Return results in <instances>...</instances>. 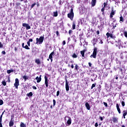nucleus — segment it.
Returning <instances> with one entry per match:
<instances>
[{"instance_id":"1","label":"nucleus","mask_w":127,"mask_h":127,"mask_svg":"<svg viewBox=\"0 0 127 127\" xmlns=\"http://www.w3.org/2000/svg\"><path fill=\"white\" fill-rule=\"evenodd\" d=\"M97 53H98V48L94 47L92 54L90 55V52L86 53L85 54V57H84V58H88V57H90V58H94V59H96V58H97Z\"/></svg>"},{"instance_id":"2","label":"nucleus","mask_w":127,"mask_h":127,"mask_svg":"<svg viewBox=\"0 0 127 127\" xmlns=\"http://www.w3.org/2000/svg\"><path fill=\"white\" fill-rule=\"evenodd\" d=\"M67 17L70 19V20H73L74 18V11L73 8L70 9V12L67 14Z\"/></svg>"},{"instance_id":"3","label":"nucleus","mask_w":127,"mask_h":127,"mask_svg":"<svg viewBox=\"0 0 127 127\" xmlns=\"http://www.w3.org/2000/svg\"><path fill=\"white\" fill-rule=\"evenodd\" d=\"M36 44H42L43 42V41L44 40V36H41L40 38H37L36 39Z\"/></svg>"},{"instance_id":"4","label":"nucleus","mask_w":127,"mask_h":127,"mask_svg":"<svg viewBox=\"0 0 127 127\" xmlns=\"http://www.w3.org/2000/svg\"><path fill=\"white\" fill-rule=\"evenodd\" d=\"M106 36L107 38L110 37L112 39H116V37L113 34L107 32L106 33Z\"/></svg>"},{"instance_id":"5","label":"nucleus","mask_w":127,"mask_h":127,"mask_svg":"<svg viewBox=\"0 0 127 127\" xmlns=\"http://www.w3.org/2000/svg\"><path fill=\"white\" fill-rule=\"evenodd\" d=\"M14 86L16 89H18V86H19V80H18V78L15 79V82L14 84Z\"/></svg>"},{"instance_id":"6","label":"nucleus","mask_w":127,"mask_h":127,"mask_svg":"<svg viewBox=\"0 0 127 127\" xmlns=\"http://www.w3.org/2000/svg\"><path fill=\"white\" fill-rule=\"evenodd\" d=\"M22 26L23 27H26L27 30H28V29H30V28H31V27L28 24L25 23H23L22 24Z\"/></svg>"},{"instance_id":"7","label":"nucleus","mask_w":127,"mask_h":127,"mask_svg":"<svg viewBox=\"0 0 127 127\" xmlns=\"http://www.w3.org/2000/svg\"><path fill=\"white\" fill-rule=\"evenodd\" d=\"M45 84L46 85V88H48V77H47V76L45 75Z\"/></svg>"},{"instance_id":"8","label":"nucleus","mask_w":127,"mask_h":127,"mask_svg":"<svg viewBox=\"0 0 127 127\" xmlns=\"http://www.w3.org/2000/svg\"><path fill=\"white\" fill-rule=\"evenodd\" d=\"M54 51L52 52L49 56V59L51 60V62H52L53 61V55H55Z\"/></svg>"},{"instance_id":"9","label":"nucleus","mask_w":127,"mask_h":127,"mask_svg":"<svg viewBox=\"0 0 127 127\" xmlns=\"http://www.w3.org/2000/svg\"><path fill=\"white\" fill-rule=\"evenodd\" d=\"M65 90L67 92L69 91V82L67 79H65Z\"/></svg>"},{"instance_id":"10","label":"nucleus","mask_w":127,"mask_h":127,"mask_svg":"<svg viewBox=\"0 0 127 127\" xmlns=\"http://www.w3.org/2000/svg\"><path fill=\"white\" fill-rule=\"evenodd\" d=\"M14 125V120L11 119L9 122V127H13Z\"/></svg>"},{"instance_id":"11","label":"nucleus","mask_w":127,"mask_h":127,"mask_svg":"<svg viewBox=\"0 0 127 127\" xmlns=\"http://www.w3.org/2000/svg\"><path fill=\"white\" fill-rule=\"evenodd\" d=\"M116 14V12L114 11V9H112L111 12L110 14V18H113L114 17V15Z\"/></svg>"},{"instance_id":"12","label":"nucleus","mask_w":127,"mask_h":127,"mask_svg":"<svg viewBox=\"0 0 127 127\" xmlns=\"http://www.w3.org/2000/svg\"><path fill=\"white\" fill-rule=\"evenodd\" d=\"M116 108L119 114H121L122 112L121 111V109L120 108V105L119 104V103L116 104Z\"/></svg>"},{"instance_id":"13","label":"nucleus","mask_w":127,"mask_h":127,"mask_svg":"<svg viewBox=\"0 0 127 127\" xmlns=\"http://www.w3.org/2000/svg\"><path fill=\"white\" fill-rule=\"evenodd\" d=\"M68 118V120L67 121V124L68 126H70L71 124H72V119H71V117H67Z\"/></svg>"},{"instance_id":"14","label":"nucleus","mask_w":127,"mask_h":127,"mask_svg":"<svg viewBox=\"0 0 127 127\" xmlns=\"http://www.w3.org/2000/svg\"><path fill=\"white\" fill-rule=\"evenodd\" d=\"M96 3H97V0H92L91 2V6H95V5H96Z\"/></svg>"},{"instance_id":"15","label":"nucleus","mask_w":127,"mask_h":127,"mask_svg":"<svg viewBox=\"0 0 127 127\" xmlns=\"http://www.w3.org/2000/svg\"><path fill=\"white\" fill-rule=\"evenodd\" d=\"M35 79L37 80V83H40L41 82V75L39 77L37 76Z\"/></svg>"},{"instance_id":"16","label":"nucleus","mask_w":127,"mask_h":127,"mask_svg":"<svg viewBox=\"0 0 127 127\" xmlns=\"http://www.w3.org/2000/svg\"><path fill=\"white\" fill-rule=\"evenodd\" d=\"M125 22V18H124V17H123L122 16V15H121V16L120 17V21L119 22L120 23H123V22Z\"/></svg>"},{"instance_id":"17","label":"nucleus","mask_w":127,"mask_h":127,"mask_svg":"<svg viewBox=\"0 0 127 127\" xmlns=\"http://www.w3.org/2000/svg\"><path fill=\"white\" fill-rule=\"evenodd\" d=\"M92 43L93 44V46H95L97 44V39L93 38L92 41Z\"/></svg>"},{"instance_id":"18","label":"nucleus","mask_w":127,"mask_h":127,"mask_svg":"<svg viewBox=\"0 0 127 127\" xmlns=\"http://www.w3.org/2000/svg\"><path fill=\"white\" fill-rule=\"evenodd\" d=\"M85 107L88 111H90V109H91V107H90V104L88 103H85Z\"/></svg>"},{"instance_id":"19","label":"nucleus","mask_w":127,"mask_h":127,"mask_svg":"<svg viewBox=\"0 0 127 127\" xmlns=\"http://www.w3.org/2000/svg\"><path fill=\"white\" fill-rule=\"evenodd\" d=\"M85 52H86V50H83L80 51V54L81 55L82 57H85Z\"/></svg>"},{"instance_id":"20","label":"nucleus","mask_w":127,"mask_h":127,"mask_svg":"<svg viewBox=\"0 0 127 127\" xmlns=\"http://www.w3.org/2000/svg\"><path fill=\"white\" fill-rule=\"evenodd\" d=\"M118 120H119L118 118H117L116 117H113V122L114 123H118L119 122Z\"/></svg>"},{"instance_id":"21","label":"nucleus","mask_w":127,"mask_h":127,"mask_svg":"<svg viewBox=\"0 0 127 127\" xmlns=\"http://www.w3.org/2000/svg\"><path fill=\"white\" fill-rule=\"evenodd\" d=\"M53 16H54L55 17H57V16H58V11H54L53 12Z\"/></svg>"},{"instance_id":"22","label":"nucleus","mask_w":127,"mask_h":127,"mask_svg":"<svg viewBox=\"0 0 127 127\" xmlns=\"http://www.w3.org/2000/svg\"><path fill=\"white\" fill-rule=\"evenodd\" d=\"M2 122V115L0 116V127H2V124L1 123Z\"/></svg>"},{"instance_id":"23","label":"nucleus","mask_w":127,"mask_h":127,"mask_svg":"<svg viewBox=\"0 0 127 127\" xmlns=\"http://www.w3.org/2000/svg\"><path fill=\"white\" fill-rule=\"evenodd\" d=\"M72 29H76V22L73 21L72 22Z\"/></svg>"},{"instance_id":"24","label":"nucleus","mask_w":127,"mask_h":127,"mask_svg":"<svg viewBox=\"0 0 127 127\" xmlns=\"http://www.w3.org/2000/svg\"><path fill=\"white\" fill-rule=\"evenodd\" d=\"M27 96L29 98H30L31 97H32V96H33V93H32V92H30L29 93L27 94Z\"/></svg>"},{"instance_id":"25","label":"nucleus","mask_w":127,"mask_h":127,"mask_svg":"<svg viewBox=\"0 0 127 127\" xmlns=\"http://www.w3.org/2000/svg\"><path fill=\"white\" fill-rule=\"evenodd\" d=\"M74 70H75V71H78V70H79V65H78L77 64H74Z\"/></svg>"},{"instance_id":"26","label":"nucleus","mask_w":127,"mask_h":127,"mask_svg":"<svg viewBox=\"0 0 127 127\" xmlns=\"http://www.w3.org/2000/svg\"><path fill=\"white\" fill-rule=\"evenodd\" d=\"M91 76H92L93 77V79L95 80L96 79H97V77H98V76L97 75V74L93 73L92 75H91Z\"/></svg>"},{"instance_id":"27","label":"nucleus","mask_w":127,"mask_h":127,"mask_svg":"<svg viewBox=\"0 0 127 127\" xmlns=\"http://www.w3.org/2000/svg\"><path fill=\"white\" fill-rule=\"evenodd\" d=\"M23 79H24L25 82L27 80H28V76L26 75H24L22 76Z\"/></svg>"},{"instance_id":"28","label":"nucleus","mask_w":127,"mask_h":127,"mask_svg":"<svg viewBox=\"0 0 127 127\" xmlns=\"http://www.w3.org/2000/svg\"><path fill=\"white\" fill-rule=\"evenodd\" d=\"M13 69H9L7 70V74H10V73H13Z\"/></svg>"},{"instance_id":"29","label":"nucleus","mask_w":127,"mask_h":127,"mask_svg":"<svg viewBox=\"0 0 127 127\" xmlns=\"http://www.w3.org/2000/svg\"><path fill=\"white\" fill-rule=\"evenodd\" d=\"M35 63H36V64H37L38 65H39V64H41L40 63V60H39V59H36L35 61Z\"/></svg>"},{"instance_id":"30","label":"nucleus","mask_w":127,"mask_h":127,"mask_svg":"<svg viewBox=\"0 0 127 127\" xmlns=\"http://www.w3.org/2000/svg\"><path fill=\"white\" fill-rule=\"evenodd\" d=\"M20 127H26V125L25 124H24V123H21V124L20 125Z\"/></svg>"},{"instance_id":"31","label":"nucleus","mask_w":127,"mask_h":127,"mask_svg":"<svg viewBox=\"0 0 127 127\" xmlns=\"http://www.w3.org/2000/svg\"><path fill=\"white\" fill-rule=\"evenodd\" d=\"M103 5H104V8H106V7H107V5H108V2H105L104 3H103Z\"/></svg>"},{"instance_id":"32","label":"nucleus","mask_w":127,"mask_h":127,"mask_svg":"<svg viewBox=\"0 0 127 127\" xmlns=\"http://www.w3.org/2000/svg\"><path fill=\"white\" fill-rule=\"evenodd\" d=\"M97 85V83H93L92 84V86H91V90H92V89L93 88H95V87H96V85Z\"/></svg>"},{"instance_id":"33","label":"nucleus","mask_w":127,"mask_h":127,"mask_svg":"<svg viewBox=\"0 0 127 127\" xmlns=\"http://www.w3.org/2000/svg\"><path fill=\"white\" fill-rule=\"evenodd\" d=\"M111 25L112 26V29H116V25L114 23H112Z\"/></svg>"},{"instance_id":"34","label":"nucleus","mask_w":127,"mask_h":127,"mask_svg":"<svg viewBox=\"0 0 127 127\" xmlns=\"http://www.w3.org/2000/svg\"><path fill=\"white\" fill-rule=\"evenodd\" d=\"M124 36L126 37V38H127V31H124Z\"/></svg>"},{"instance_id":"35","label":"nucleus","mask_w":127,"mask_h":127,"mask_svg":"<svg viewBox=\"0 0 127 127\" xmlns=\"http://www.w3.org/2000/svg\"><path fill=\"white\" fill-rule=\"evenodd\" d=\"M72 58H77V57H78V56H77V55H76V54L74 53L72 55Z\"/></svg>"},{"instance_id":"36","label":"nucleus","mask_w":127,"mask_h":127,"mask_svg":"<svg viewBox=\"0 0 127 127\" xmlns=\"http://www.w3.org/2000/svg\"><path fill=\"white\" fill-rule=\"evenodd\" d=\"M121 104H122V107H125L126 106V103H125V101H122L121 102Z\"/></svg>"},{"instance_id":"37","label":"nucleus","mask_w":127,"mask_h":127,"mask_svg":"<svg viewBox=\"0 0 127 127\" xmlns=\"http://www.w3.org/2000/svg\"><path fill=\"white\" fill-rule=\"evenodd\" d=\"M53 107H55L56 105V100H55V99H54L53 100Z\"/></svg>"},{"instance_id":"38","label":"nucleus","mask_w":127,"mask_h":127,"mask_svg":"<svg viewBox=\"0 0 127 127\" xmlns=\"http://www.w3.org/2000/svg\"><path fill=\"white\" fill-rule=\"evenodd\" d=\"M102 88V86L101 85H99L98 87V91L99 92H101V89Z\"/></svg>"},{"instance_id":"39","label":"nucleus","mask_w":127,"mask_h":127,"mask_svg":"<svg viewBox=\"0 0 127 127\" xmlns=\"http://www.w3.org/2000/svg\"><path fill=\"white\" fill-rule=\"evenodd\" d=\"M24 48H25V49H27V50H29V49H30V48H29V47H28V46L27 45L25 46Z\"/></svg>"},{"instance_id":"40","label":"nucleus","mask_w":127,"mask_h":127,"mask_svg":"<svg viewBox=\"0 0 127 127\" xmlns=\"http://www.w3.org/2000/svg\"><path fill=\"white\" fill-rule=\"evenodd\" d=\"M2 84L3 85V86H6V82H5V81H2Z\"/></svg>"},{"instance_id":"41","label":"nucleus","mask_w":127,"mask_h":127,"mask_svg":"<svg viewBox=\"0 0 127 127\" xmlns=\"http://www.w3.org/2000/svg\"><path fill=\"white\" fill-rule=\"evenodd\" d=\"M36 5V3H34L31 5V8H33L34 6Z\"/></svg>"},{"instance_id":"42","label":"nucleus","mask_w":127,"mask_h":127,"mask_svg":"<svg viewBox=\"0 0 127 127\" xmlns=\"http://www.w3.org/2000/svg\"><path fill=\"white\" fill-rule=\"evenodd\" d=\"M20 4H21L20 3H19V2H17V3H16V6L17 7H19Z\"/></svg>"},{"instance_id":"43","label":"nucleus","mask_w":127,"mask_h":127,"mask_svg":"<svg viewBox=\"0 0 127 127\" xmlns=\"http://www.w3.org/2000/svg\"><path fill=\"white\" fill-rule=\"evenodd\" d=\"M82 36H83V34H81L80 35H79L80 40H82V39H83V37H82Z\"/></svg>"},{"instance_id":"44","label":"nucleus","mask_w":127,"mask_h":127,"mask_svg":"<svg viewBox=\"0 0 127 127\" xmlns=\"http://www.w3.org/2000/svg\"><path fill=\"white\" fill-rule=\"evenodd\" d=\"M2 105H3V101L2 100H0V106H2Z\"/></svg>"},{"instance_id":"45","label":"nucleus","mask_w":127,"mask_h":127,"mask_svg":"<svg viewBox=\"0 0 127 127\" xmlns=\"http://www.w3.org/2000/svg\"><path fill=\"white\" fill-rule=\"evenodd\" d=\"M74 47H75V45H69V48H73L74 49Z\"/></svg>"},{"instance_id":"46","label":"nucleus","mask_w":127,"mask_h":127,"mask_svg":"<svg viewBox=\"0 0 127 127\" xmlns=\"http://www.w3.org/2000/svg\"><path fill=\"white\" fill-rule=\"evenodd\" d=\"M59 3L60 5H62V4H63V2H62V0H60Z\"/></svg>"},{"instance_id":"47","label":"nucleus","mask_w":127,"mask_h":127,"mask_svg":"<svg viewBox=\"0 0 127 127\" xmlns=\"http://www.w3.org/2000/svg\"><path fill=\"white\" fill-rule=\"evenodd\" d=\"M73 33V31H72V30H69L68 31V34H69V35L70 34H72V33Z\"/></svg>"},{"instance_id":"48","label":"nucleus","mask_w":127,"mask_h":127,"mask_svg":"<svg viewBox=\"0 0 127 127\" xmlns=\"http://www.w3.org/2000/svg\"><path fill=\"white\" fill-rule=\"evenodd\" d=\"M59 95H60V91L59 90H58L57 92V96L58 97V96H59Z\"/></svg>"},{"instance_id":"49","label":"nucleus","mask_w":127,"mask_h":127,"mask_svg":"<svg viewBox=\"0 0 127 127\" xmlns=\"http://www.w3.org/2000/svg\"><path fill=\"white\" fill-rule=\"evenodd\" d=\"M3 47V45L1 44V42H0V48H2Z\"/></svg>"},{"instance_id":"50","label":"nucleus","mask_w":127,"mask_h":127,"mask_svg":"<svg viewBox=\"0 0 127 127\" xmlns=\"http://www.w3.org/2000/svg\"><path fill=\"white\" fill-rule=\"evenodd\" d=\"M105 8H106L102 7V8H101V11H102V12H105Z\"/></svg>"},{"instance_id":"51","label":"nucleus","mask_w":127,"mask_h":127,"mask_svg":"<svg viewBox=\"0 0 127 127\" xmlns=\"http://www.w3.org/2000/svg\"><path fill=\"white\" fill-rule=\"evenodd\" d=\"M17 49H18V48H17V47H14V51H15V52H17Z\"/></svg>"},{"instance_id":"52","label":"nucleus","mask_w":127,"mask_h":127,"mask_svg":"<svg viewBox=\"0 0 127 127\" xmlns=\"http://www.w3.org/2000/svg\"><path fill=\"white\" fill-rule=\"evenodd\" d=\"M103 104L105 107H108V104L106 102H103Z\"/></svg>"},{"instance_id":"53","label":"nucleus","mask_w":127,"mask_h":127,"mask_svg":"<svg viewBox=\"0 0 127 127\" xmlns=\"http://www.w3.org/2000/svg\"><path fill=\"white\" fill-rule=\"evenodd\" d=\"M95 127H99V124H98V123H95Z\"/></svg>"},{"instance_id":"54","label":"nucleus","mask_w":127,"mask_h":127,"mask_svg":"<svg viewBox=\"0 0 127 127\" xmlns=\"http://www.w3.org/2000/svg\"><path fill=\"white\" fill-rule=\"evenodd\" d=\"M114 78L116 79V80H118V79H119V77H118V75H115L114 76Z\"/></svg>"},{"instance_id":"55","label":"nucleus","mask_w":127,"mask_h":127,"mask_svg":"<svg viewBox=\"0 0 127 127\" xmlns=\"http://www.w3.org/2000/svg\"><path fill=\"white\" fill-rule=\"evenodd\" d=\"M32 88L33 89V90H36L37 89V88L35 86H32Z\"/></svg>"},{"instance_id":"56","label":"nucleus","mask_w":127,"mask_h":127,"mask_svg":"<svg viewBox=\"0 0 127 127\" xmlns=\"http://www.w3.org/2000/svg\"><path fill=\"white\" fill-rule=\"evenodd\" d=\"M56 34L57 35V36H58L59 35V31H57L56 32Z\"/></svg>"},{"instance_id":"57","label":"nucleus","mask_w":127,"mask_h":127,"mask_svg":"<svg viewBox=\"0 0 127 127\" xmlns=\"http://www.w3.org/2000/svg\"><path fill=\"white\" fill-rule=\"evenodd\" d=\"M70 67H71V69H74V64H72Z\"/></svg>"},{"instance_id":"58","label":"nucleus","mask_w":127,"mask_h":127,"mask_svg":"<svg viewBox=\"0 0 127 127\" xmlns=\"http://www.w3.org/2000/svg\"><path fill=\"white\" fill-rule=\"evenodd\" d=\"M1 53H2V54H3V55H5V51H2L1 52Z\"/></svg>"},{"instance_id":"59","label":"nucleus","mask_w":127,"mask_h":127,"mask_svg":"<svg viewBox=\"0 0 127 127\" xmlns=\"http://www.w3.org/2000/svg\"><path fill=\"white\" fill-rule=\"evenodd\" d=\"M96 34H97V35H99V34H100V31H99V30L97 31Z\"/></svg>"},{"instance_id":"60","label":"nucleus","mask_w":127,"mask_h":127,"mask_svg":"<svg viewBox=\"0 0 127 127\" xmlns=\"http://www.w3.org/2000/svg\"><path fill=\"white\" fill-rule=\"evenodd\" d=\"M27 45H28V46H30V42L28 41V42H27Z\"/></svg>"},{"instance_id":"61","label":"nucleus","mask_w":127,"mask_h":127,"mask_svg":"<svg viewBox=\"0 0 127 127\" xmlns=\"http://www.w3.org/2000/svg\"><path fill=\"white\" fill-rule=\"evenodd\" d=\"M99 119H100V121H104V119H103V117H100Z\"/></svg>"},{"instance_id":"62","label":"nucleus","mask_w":127,"mask_h":127,"mask_svg":"<svg viewBox=\"0 0 127 127\" xmlns=\"http://www.w3.org/2000/svg\"><path fill=\"white\" fill-rule=\"evenodd\" d=\"M63 45H65V44H66V41H63Z\"/></svg>"},{"instance_id":"63","label":"nucleus","mask_w":127,"mask_h":127,"mask_svg":"<svg viewBox=\"0 0 127 127\" xmlns=\"http://www.w3.org/2000/svg\"><path fill=\"white\" fill-rule=\"evenodd\" d=\"M119 69L121 72H123V68H122V67H119Z\"/></svg>"},{"instance_id":"64","label":"nucleus","mask_w":127,"mask_h":127,"mask_svg":"<svg viewBox=\"0 0 127 127\" xmlns=\"http://www.w3.org/2000/svg\"><path fill=\"white\" fill-rule=\"evenodd\" d=\"M32 41H33V40L32 39H29V42H32Z\"/></svg>"}]
</instances>
